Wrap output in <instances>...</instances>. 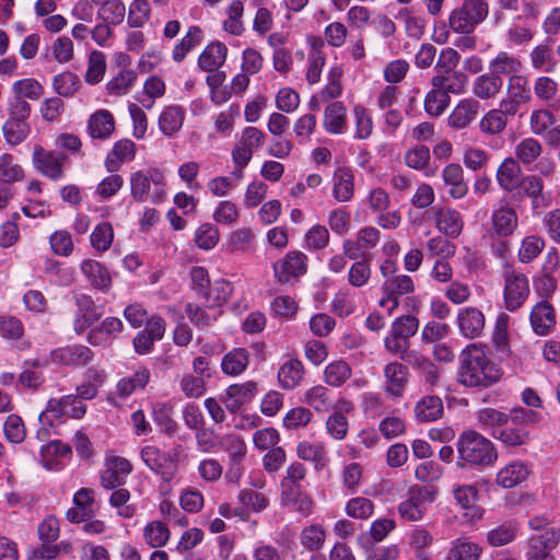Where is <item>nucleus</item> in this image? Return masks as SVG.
<instances>
[{
    "label": "nucleus",
    "mask_w": 560,
    "mask_h": 560,
    "mask_svg": "<svg viewBox=\"0 0 560 560\" xmlns=\"http://www.w3.org/2000/svg\"><path fill=\"white\" fill-rule=\"evenodd\" d=\"M458 382L467 387H489L501 378V370L486 355L485 346L468 345L459 354Z\"/></svg>",
    "instance_id": "f257e3e1"
},
{
    "label": "nucleus",
    "mask_w": 560,
    "mask_h": 560,
    "mask_svg": "<svg viewBox=\"0 0 560 560\" xmlns=\"http://www.w3.org/2000/svg\"><path fill=\"white\" fill-rule=\"evenodd\" d=\"M457 466L485 467L492 465L498 453L493 443L477 431H464L457 439Z\"/></svg>",
    "instance_id": "f03ea898"
},
{
    "label": "nucleus",
    "mask_w": 560,
    "mask_h": 560,
    "mask_svg": "<svg viewBox=\"0 0 560 560\" xmlns=\"http://www.w3.org/2000/svg\"><path fill=\"white\" fill-rule=\"evenodd\" d=\"M56 145L60 151H48L40 145H35L32 155L35 170L54 180L65 175V164L70 151V135L62 133L57 139Z\"/></svg>",
    "instance_id": "7ed1b4c3"
},
{
    "label": "nucleus",
    "mask_w": 560,
    "mask_h": 560,
    "mask_svg": "<svg viewBox=\"0 0 560 560\" xmlns=\"http://www.w3.org/2000/svg\"><path fill=\"white\" fill-rule=\"evenodd\" d=\"M163 186L164 175L158 168L137 171L130 175V192L137 201L150 199L160 202L164 196Z\"/></svg>",
    "instance_id": "20e7f679"
},
{
    "label": "nucleus",
    "mask_w": 560,
    "mask_h": 560,
    "mask_svg": "<svg viewBox=\"0 0 560 560\" xmlns=\"http://www.w3.org/2000/svg\"><path fill=\"white\" fill-rule=\"evenodd\" d=\"M487 0H464L460 8L455 9L450 15L451 28L459 34H469L488 15Z\"/></svg>",
    "instance_id": "39448f33"
},
{
    "label": "nucleus",
    "mask_w": 560,
    "mask_h": 560,
    "mask_svg": "<svg viewBox=\"0 0 560 560\" xmlns=\"http://www.w3.org/2000/svg\"><path fill=\"white\" fill-rule=\"evenodd\" d=\"M435 492L425 487L413 486L409 488L407 498L398 505L399 515L408 522L421 521L427 506L434 500Z\"/></svg>",
    "instance_id": "423d86ee"
},
{
    "label": "nucleus",
    "mask_w": 560,
    "mask_h": 560,
    "mask_svg": "<svg viewBox=\"0 0 560 560\" xmlns=\"http://www.w3.org/2000/svg\"><path fill=\"white\" fill-rule=\"evenodd\" d=\"M504 278V304L513 312L520 308L529 294V283L525 275L505 266L503 270Z\"/></svg>",
    "instance_id": "0eeeda50"
},
{
    "label": "nucleus",
    "mask_w": 560,
    "mask_h": 560,
    "mask_svg": "<svg viewBox=\"0 0 560 560\" xmlns=\"http://www.w3.org/2000/svg\"><path fill=\"white\" fill-rule=\"evenodd\" d=\"M275 279L287 284L303 276L307 270V257L299 250H291L272 265Z\"/></svg>",
    "instance_id": "6e6552de"
},
{
    "label": "nucleus",
    "mask_w": 560,
    "mask_h": 560,
    "mask_svg": "<svg viewBox=\"0 0 560 560\" xmlns=\"http://www.w3.org/2000/svg\"><path fill=\"white\" fill-rule=\"evenodd\" d=\"M70 418V396L51 398L46 409L39 415L43 428H50L55 434H61Z\"/></svg>",
    "instance_id": "1a4fd4ad"
},
{
    "label": "nucleus",
    "mask_w": 560,
    "mask_h": 560,
    "mask_svg": "<svg viewBox=\"0 0 560 560\" xmlns=\"http://www.w3.org/2000/svg\"><path fill=\"white\" fill-rule=\"evenodd\" d=\"M265 142V133L256 127H246L232 150V159L236 166L245 167L252 160L255 149Z\"/></svg>",
    "instance_id": "9d476101"
},
{
    "label": "nucleus",
    "mask_w": 560,
    "mask_h": 560,
    "mask_svg": "<svg viewBox=\"0 0 560 560\" xmlns=\"http://www.w3.org/2000/svg\"><path fill=\"white\" fill-rule=\"evenodd\" d=\"M141 459L143 463L161 478L168 482L177 472V465L173 457L160 451L154 446H145L141 450Z\"/></svg>",
    "instance_id": "9b49d317"
},
{
    "label": "nucleus",
    "mask_w": 560,
    "mask_h": 560,
    "mask_svg": "<svg viewBox=\"0 0 560 560\" xmlns=\"http://www.w3.org/2000/svg\"><path fill=\"white\" fill-rule=\"evenodd\" d=\"M457 326L463 337L479 338L486 327L485 314L477 307H464L457 314Z\"/></svg>",
    "instance_id": "f8f14e48"
},
{
    "label": "nucleus",
    "mask_w": 560,
    "mask_h": 560,
    "mask_svg": "<svg viewBox=\"0 0 560 560\" xmlns=\"http://www.w3.org/2000/svg\"><path fill=\"white\" fill-rule=\"evenodd\" d=\"M385 393L390 397H401L409 380V370L401 362H389L384 368Z\"/></svg>",
    "instance_id": "ddd939ff"
},
{
    "label": "nucleus",
    "mask_w": 560,
    "mask_h": 560,
    "mask_svg": "<svg viewBox=\"0 0 560 560\" xmlns=\"http://www.w3.org/2000/svg\"><path fill=\"white\" fill-rule=\"evenodd\" d=\"M38 537L43 542V546L39 550L36 551V557L42 559H54L59 553V548L57 545H51V542L56 541L59 537V522L54 516H47L39 525H38Z\"/></svg>",
    "instance_id": "4468645a"
},
{
    "label": "nucleus",
    "mask_w": 560,
    "mask_h": 560,
    "mask_svg": "<svg viewBox=\"0 0 560 560\" xmlns=\"http://www.w3.org/2000/svg\"><path fill=\"white\" fill-rule=\"evenodd\" d=\"M77 312L74 317V330L79 334L97 322L102 316V307L96 305L90 295L80 294L75 299Z\"/></svg>",
    "instance_id": "2eb2a0df"
},
{
    "label": "nucleus",
    "mask_w": 560,
    "mask_h": 560,
    "mask_svg": "<svg viewBox=\"0 0 560 560\" xmlns=\"http://www.w3.org/2000/svg\"><path fill=\"white\" fill-rule=\"evenodd\" d=\"M518 225V217L515 209L508 202L501 203L492 210L491 231L501 237H508L514 233Z\"/></svg>",
    "instance_id": "dca6fc26"
},
{
    "label": "nucleus",
    "mask_w": 560,
    "mask_h": 560,
    "mask_svg": "<svg viewBox=\"0 0 560 560\" xmlns=\"http://www.w3.org/2000/svg\"><path fill=\"white\" fill-rule=\"evenodd\" d=\"M165 332V322L161 317H152L148 320L143 330L139 331L133 339L136 352L143 354L149 352L154 341L163 338Z\"/></svg>",
    "instance_id": "f3484780"
},
{
    "label": "nucleus",
    "mask_w": 560,
    "mask_h": 560,
    "mask_svg": "<svg viewBox=\"0 0 560 560\" xmlns=\"http://www.w3.org/2000/svg\"><path fill=\"white\" fill-rule=\"evenodd\" d=\"M522 168L513 158H506L499 165L495 174L498 185L502 190L511 192L520 188L522 184Z\"/></svg>",
    "instance_id": "a211bd4d"
},
{
    "label": "nucleus",
    "mask_w": 560,
    "mask_h": 560,
    "mask_svg": "<svg viewBox=\"0 0 560 560\" xmlns=\"http://www.w3.org/2000/svg\"><path fill=\"white\" fill-rule=\"evenodd\" d=\"M136 152V144L129 139H121L115 142L105 159V168L109 173L118 172L124 163L130 162L135 159Z\"/></svg>",
    "instance_id": "6ab92c4d"
},
{
    "label": "nucleus",
    "mask_w": 560,
    "mask_h": 560,
    "mask_svg": "<svg viewBox=\"0 0 560 560\" xmlns=\"http://www.w3.org/2000/svg\"><path fill=\"white\" fill-rule=\"evenodd\" d=\"M70 446L60 440H51L40 450V462L49 470H59L66 466L69 458Z\"/></svg>",
    "instance_id": "aec40b11"
},
{
    "label": "nucleus",
    "mask_w": 560,
    "mask_h": 560,
    "mask_svg": "<svg viewBox=\"0 0 560 560\" xmlns=\"http://www.w3.org/2000/svg\"><path fill=\"white\" fill-rule=\"evenodd\" d=\"M435 215V224L440 232L450 237H457L464 226L463 218L456 209L432 208Z\"/></svg>",
    "instance_id": "412c9836"
},
{
    "label": "nucleus",
    "mask_w": 560,
    "mask_h": 560,
    "mask_svg": "<svg viewBox=\"0 0 560 560\" xmlns=\"http://www.w3.org/2000/svg\"><path fill=\"white\" fill-rule=\"evenodd\" d=\"M479 102L472 98L462 100L448 116V125L455 129L468 127L479 113Z\"/></svg>",
    "instance_id": "4be33fe9"
},
{
    "label": "nucleus",
    "mask_w": 560,
    "mask_h": 560,
    "mask_svg": "<svg viewBox=\"0 0 560 560\" xmlns=\"http://www.w3.org/2000/svg\"><path fill=\"white\" fill-rule=\"evenodd\" d=\"M89 283L103 292H107L112 287V278L108 270L94 259H84L80 266Z\"/></svg>",
    "instance_id": "5701e85b"
},
{
    "label": "nucleus",
    "mask_w": 560,
    "mask_h": 560,
    "mask_svg": "<svg viewBox=\"0 0 560 560\" xmlns=\"http://www.w3.org/2000/svg\"><path fill=\"white\" fill-rule=\"evenodd\" d=\"M382 290L384 294L388 295V299L392 301V305L388 307V311L392 312L399 304L398 298L412 293L415 290V284L411 277L407 275H399L385 279L382 285Z\"/></svg>",
    "instance_id": "b1692460"
},
{
    "label": "nucleus",
    "mask_w": 560,
    "mask_h": 560,
    "mask_svg": "<svg viewBox=\"0 0 560 560\" xmlns=\"http://www.w3.org/2000/svg\"><path fill=\"white\" fill-rule=\"evenodd\" d=\"M530 325L537 335H547L556 325L553 307L548 302L537 303L530 313Z\"/></svg>",
    "instance_id": "393cba45"
},
{
    "label": "nucleus",
    "mask_w": 560,
    "mask_h": 560,
    "mask_svg": "<svg viewBox=\"0 0 560 560\" xmlns=\"http://www.w3.org/2000/svg\"><path fill=\"white\" fill-rule=\"evenodd\" d=\"M192 289L203 299V303L210 308L220 305L221 298L213 296L214 289L210 287V279L206 268L194 267L190 271Z\"/></svg>",
    "instance_id": "a878e982"
},
{
    "label": "nucleus",
    "mask_w": 560,
    "mask_h": 560,
    "mask_svg": "<svg viewBox=\"0 0 560 560\" xmlns=\"http://www.w3.org/2000/svg\"><path fill=\"white\" fill-rule=\"evenodd\" d=\"M354 194V176L350 168L339 167L332 175V196L338 202L349 201Z\"/></svg>",
    "instance_id": "bb28decb"
},
{
    "label": "nucleus",
    "mask_w": 560,
    "mask_h": 560,
    "mask_svg": "<svg viewBox=\"0 0 560 560\" xmlns=\"http://www.w3.org/2000/svg\"><path fill=\"white\" fill-rule=\"evenodd\" d=\"M442 178L450 187L448 194L454 199H462L468 192V185L464 179V171L459 164L451 163L442 171Z\"/></svg>",
    "instance_id": "cd10ccee"
},
{
    "label": "nucleus",
    "mask_w": 560,
    "mask_h": 560,
    "mask_svg": "<svg viewBox=\"0 0 560 560\" xmlns=\"http://www.w3.org/2000/svg\"><path fill=\"white\" fill-rule=\"evenodd\" d=\"M467 75L462 71H452L451 73H436L431 79L432 88L444 91L447 95L460 94L465 91Z\"/></svg>",
    "instance_id": "c85d7f7f"
},
{
    "label": "nucleus",
    "mask_w": 560,
    "mask_h": 560,
    "mask_svg": "<svg viewBox=\"0 0 560 560\" xmlns=\"http://www.w3.org/2000/svg\"><path fill=\"white\" fill-rule=\"evenodd\" d=\"M305 374L304 365L299 359H289L278 371V382L283 389H293L300 385Z\"/></svg>",
    "instance_id": "c756f323"
},
{
    "label": "nucleus",
    "mask_w": 560,
    "mask_h": 560,
    "mask_svg": "<svg viewBox=\"0 0 560 560\" xmlns=\"http://www.w3.org/2000/svg\"><path fill=\"white\" fill-rule=\"evenodd\" d=\"M226 54L228 49L224 44L219 42L211 43L200 54L198 66L203 71L214 72L225 62Z\"/></svg>",
    "instance_id": "7c9ffc66"
},
{
    "label": "nucleus",
    "mask_w": 560,
    "mask_h": 560,
    "mask_svg": "<svg viewBox=\"0 0 560 560\" xmlns=\"http://www.w3.org/2000/svg\"><path fill=\"white\" fill-rule=\"evenodd\" d=\"M503 88V80L491 72L477 77L472 83V93L480 100L494 98Z\"/></svg>",
    "instance_id": "2f4dec72"
},
{
    "label": "nucleus",
    "mask_w": 560,
    "mask_h": 560,
    "mask_svg": "<svg viewBox=\"0 0 560 560\" xmlns=\"http://www.w3.org/2000/svg\"><path fill=\"white\" fill-rule=\"evenodd\" d=\"M529 62L535 70L548 73L553 72L558 65L552 47L547 43L539 44L530 50Z\"/></svg>",
    "instance_id": "473e14b6"
},
{
    "label": "nucleus",
    "mask_w": 560,
    "mask_h": 560,
    "mask_svg": "<svg viewBox=\"0 0 560 560\" xmlns=\"http://www.w3.org/2000/svg\"><path fill=\"white\" fill-rule=\"evenodd\" d=\"M522 61L520 58L506 51H500L490 60L489 69L492 74L498 77L508 75L509 78L520 73L522 70Z\"/></svg>",
    "instance_id": "72a5a7b5"
},
{
    "label": "nucleus",
    "mask_w": 560,
    "mask_h": 560,
    "mask_svg": "<svg viewBox=\"0 0 560 560\" xmlns=\"http://www.w3.org/2000/svg\"><path fill=\"white\" fill-rule=\"evenodd\" d=\"M528 474L529 470L525 464L513 462L499 470L497 483L505 489L514 488L523 482Z\"/></svg>",
    "instance_id": "f704fd0d"
},
{
    "label": "nucleus",
    "mask_w": 560,
    "mask_h": 560,
    "mask_svg": "<svg viewBox=\"0 0 560 560\" xmlns=\"http://www.w3.org/2000/svg\"><path fill=\"white\" fill-rule=\"evenodd\" d=\"M443 402L438 396H425L415 406V416L421 422H430L441 419L443 416Z\"/></svg>",
    "instance_id": "c9c22d12"
},
{
    "label": "nucleus",
    "mask_w": 560,
    "mask_h": 560,
    "mask_svg": "<svg viewBox=\"0 0 560 560\" xmlns=\"http://www.w3.org/2000/svg\"><path fill=\"white\" fill-rule=\"evenodd\" d=\"M89 130L93 138H108L115 130L113 114L106 109H101L93 114L89 121Z\"/></svg>",
    "instance_id": "e433bc0d"
},
{
    "label": "nucleus",
    "mask_w": 560,
    "mask_h": 560,
    "mask_svg": "<svg viewBox=\"0 0 560 560\" xmlns=\"http://www.w3.org/2000/svg\"><path fill=\"white\" fill-rule=\"evenodd\" d=\"M542 150V144L537 139L524 138L514 148L515 160L523 165H530L538 161Z\"/></svg>",
    "instance_id": "4c0bfd02"
},
{
    "label": "nucleus",
    "mask_w": 560,
    "mask_h": 560,
    "mask_svg": "<svg viewBox=\"0 0 560 560\" xmlns=\"http://www.w3.org/2000/svg\"><path fill=\"white\" fill-rule=\"evenodd\" d=\"M481 548L468 538L455 539L446 555L445 560H478Z\"/></svg>",
    "instance_id": "58836bf2"
},
{
    "label": "nucleus",
    "mask_w": 560,
    "mask_h": 560,
    "mask_svg": "<svg viewBox=\"0 0 560 560\" xmlns=\"http://www.w3.org/2000/svg\"><path fill=\"white\" fill-rule=\"evenodd\" d=\"M477 420L483 430L490 431L494 436V432H499L508 424L510 415L494 408H483L477 412Z\"/></svg>",
    "instance_id": "ea45409f"
},
{
    "label": "nucleus",
    "mask_w": 560,
    "mask_h": 560,
    "mask_svg": "<svg viewBox=\"0 0 560 560\" xmlns=\"http://www.w3.org/2000/svg\"><path fill=\"white\" fill-rule=\"evenodd\" d=\"M72 502L77 506V510L72 509V522L81 523L93 515L94 491L92 489H80L73 495Z\"/></svg>",
    "instance_id": "a19ab883"
},
{
    "label": "nucleus",
    "mask_w": 560,
    "mask_h": 560,
    "mask_svg": "<svg viewBox=\"0 0 560 560\" xmlns=\"http://www.w3.org/2000/svg\"><path fill=\"white\" fill-rule=\"evenodd\" d=\"M150 381V371L139 369L133 374L121 378L117 384V393L120 397H128L137 389H143Z\"/></svg>",
    "instance_id": "79ce46f5"
},
{
    "label": "nucleus",
    "mask_w": 560,
    "mask_h": 560,
    "mask_svg": "<svg viewBox=\"0 0 560 560\" xmlns=\"http://www.w3.org/2000/svg\"><path fill=\"white\" fill-rule=\"evenodd\" d=\"M25 174L23 167L10 153L0 155V183L11 185L23 180Z\"/></svg>",
    "instance_id": "37998d69"
},
{
    "label": "nucleus",
    "mask_w": 560,
    "mask_h": 560,
    "mask_svg": "<svg viewBox=\"0 0 560 560\" xmlns=\"http://www.w3.org/2000/svg\"><path fill=\"white\" fill-rule=\"evenodd\" d=\"M184 110L179 106L164 108L159 117V127L165 136H173L183 126Z\"/></svg>",
    "instance_id": "c03bdc74"
},
{
    "label": "nucleus",
    "mask_w": 560,
    "mask_h": 560,
    "mask_svg": "<svg viewBox=\"0 0 560 560\" xmlns=\"http://www.w3.org/2000/svg\"><path fill=\"white\" fill-rule=\"evenodd\" d=\"M346 107L341 102H335L325 109L324 126L330 133H341L346 126Z\"/></svg>",
    "instance_id": "a18cd8bd"
},
{
    "label": "nucleus",
    "mask_w": 560,
    "mask_h": 560,
    "mask_svg": "<svg viewBox=\"0 0 560 560\" xmlns=\"http://www.w3.org/2000/svg\"><path fill=\"white\" fill-rule=\"evenodd\" d=\"M304 402L319 412L329 411L334 405L330 392L322 385L310 388L304 395Z\"/></svg>",
    "instance_id": "49530a36"
},
{
    "label": "nucleus",
    "mask_w": 560,
    "mask_h": 560,
    "mask_svg": "<svg viewBox=\"0 0 560 560\" xmlns=\"http://www.w3.org/2000/svg\"><path fill=\"white\" fill-rule=\"evenodd\" d=\"M248 361L247 350L238 348L224 355L221 366L225 374L238 375L247 368Z\"/></svg>",
    "instance_id": "de8ad7c7"
},
{
    "label": "nucleus",
    "mask_w": 560,
    "mask_h": 560,
    "mask_svg": "<svg viewBox=\"0 0 560 560\" xmlns=\"http://www.w3.org/2000/svg\"><path fill=\"white\" fill-rule=\"evenodd\" d=\"M325 539V529L319 524L305 526L300 534V542L308 551L319 550L324 546Z\"/></svg>",
    "instance_id": "09e8293b"
},
{
    "label": "nucleus",
    "mask_w": 560,
    "mask_h": 560,
    "mask_svg": "<svg viewBox=\"0 0 560 560\" xmlns=\"http://www.w3.org/2000/svg\"><path fill=\"white\" fill-rule=\"evenodd\" d=\"M255 240V233L249 228H243L231 233L226 242L229 253H247Z\"/></svg>",
    "instance_id": "8fccbe9b"
},
{
    "label": "nucleus",
    "mask_w": 560,
    "mask_h": 560,
    "mask_svg": "<svg viewBox=\"0 0 560 560\" xmlns=\"http://www.w3.org/2000/svg\"><path fill=\"white\" fill-rule=\"evenodd\" d=\"M145 542L151 548H160L167 544L171 532L162 522H151L143 529Z\"/></svg>",
    "instance_id": "3c124183"
},
{
    "label": "nucleus",
    "mask_w": 560,
    "mask_h": 560,
    "mask_svg": "<svg viewBox=\"0 0 560 560\" xmlns=\"http://www.w3.org/2000/svg\"><path fill=\"white\" fill-rule=\"evenodd\" d=\"M451 97L444 91L433 88L424 98V109L427 114L433 117L441 116L450 105Z\"/></svg>",
    "instance_id": "603ef678"
},
{
    "label": "nucleus",
    "mask_w": 560,
    "mask_h": 560,
    "mask_svg": "<svg viewBox=\"0 0 560 560\" xmlns=\"http://www.w3.org/2000/svg\"><path fill=\"white\" fill-rule=\"evenodd\" d=\"M5 141L10 145H18L22 143L31 131L27 121L13 120L8 118L2 127Z\"/></svg>",
    "instance_id": "864d4df0"
},
{
    "label": "nucleus",
    "mask_w": 560,
    "mask_h": 560,
    "mask_svg": "<svg viewBox=\"0 0 560 560\" xmlns=\"http://www.w3.org/2000/svg\"><path fill=\"white\" fill-rule=\"evenodd\" d=\"M509 315L505 313L499 314L492 334L493 345L497 351L501 352L503 355H508L509 353Z\"/></svg>",
    "instance_id": "5fc2aeb1"
},
{
    "label": "nucleus",
    "mask_w": 560,
    "mask_h": 560,
    "mask_svg": "<svg viewBox=\"0 0 560 560\" xmlns=\"http://www.w3.org/2000/svg\"><path fill=\"white\" fill-rule=\"evenodd\" d=\"M535 96L544 103H552L557 100L558 83L550 77L540 75L534 81Z\"/></svg>",
    "instance_id": "6e6d98bb"
},
{
    "label": "nucleus",
    "mask_w": 560,
    "mask_h": 560,
    "mask_svg": "<svg viewBox=\"0 0 560 560\" xmlns=\"http://www.w3.org/2000/svg\"><path fill=\"white\" fill-rule=\"evenodd\" d=\"M201 42V30L198 26H190L187 34L173 49V59L176 62L184 60L186 55Z\"/></svg>",
    "instance_id": "4d7b16f0"
},
{
    "label": "nucleus",
    "mask_w": 560,
    "mask_h": 560,
    "mask_svg": "<svg viewBox=\"0 0 560 560\" xmlns=\"http://www.w3.org/2000/svg\"><path fill=\"white\" fill-rule=\"evenodd\" d=\"M506 124L508 119L502 110L491 109L480 119L479 128L481 132L492 136L501 133Z\"/></svg>",
    "instance_id": "13d9d810"
},
{
    "label": "nucleus",
    "mask_w": 560,
    "mask_h": 560,
    "mask_svg": "<svg viewBox=\"0 0 560 560\" xmlns=\"http://www.w3.org/2000/svg\"><path fill=\"white\" fill-rule=\"evenodd\" d=\"M515 524L509 522L499 525L487 534V540L492 547H501L512 542L516 537Z\"/></svg>",
    "instance_id": "bf43d9fd"
},
{
    "label": "nucleus",
    "mask_w": 560,
    "mask_h": 560,
    "mask_svg": "<svg viewBox=\"0 0 560 560\" xmlns=\"http://www.w3.org/2000/svg\"><path fill=\"white\" fill-rule=\"evenodd\" d=\"M351 376V368L345 361H335L325 369V381L331 386L342 385Z\"/></svg>",
    "instance_id": "052dcab7"
},
{
    "label": "nucleus",
    "mask_w": 560,
    "mask_h": 560,
    "mask_svg": "<svg viewBox=\"0 0 560 560\" xmlns=\"http://www.w3.org/2000/svg\"><path fill=\"white\" fill-rule=\"evenodd\" d=\"M508 93L512 100L528 103L532 98L528 88V79L523 74H515L508 80Z\"/></svg>",
    "instance_id": "680f3d73"
},
{
    "label": "nucleus",
    "mask_w": 560,
    "mask_h": 560,
    "mask_svg": "<svg viewBox=\"0 0 560 560\" xmlns=\"http://www.w3.org/2000/svg\"><path fill=\"white\" fill-rule=\"evenodd\" d=\"M12 90L14 97H21V100H38L44 94L43 85L35 79H22L16 81Z\"/></svg>",
    "instance_id": "e2e57ef3"
},
{
    "label": "nucleus",
    "mask_w": 560,
    "mask_h": 560,
    "mask_svg": "<svg viewBox=\"0 0 560 560\" xmlns=\"http://www.w3.org/2000/svg\"><path fill=\"white\" fill-rule=\"evenodd\" d=\"M136 79L137 73L133 70L124 69L107 83L106 89L109 94L122 95L129 91Z\"/></svg>",
    "instance_id": "0e129e2a"
},
{
    "label": "nucleus",
    "mask_w": 560,
    "mask_h": 560,
    "mask_svg": "<svg viewBox=\"0 0 560 560\" xmlns=\"http://www.w3.org/2000/svg\"><path fill=\"white\" fill-rule=\"evenodd\" d=\"M371 273L370 259L363 258L351 265L348 272V281L351 285L360 288L369 282Z\"/></svg>",
    "instance_id": "69168bd1"
},
{
    "label": "nucleus",
    "mask_w": 560,
    "mask_h": 560,
    "mask_svg": "<svg viewBox=\"0 0 560 560\" xmlns=\"http://www.w3.org/2000/svg\"><path fill=\"white\" fill-rule=\"evenodd\" d=\"M545 241L535 235L526 236L518 250V259L521 262H530L536 258L544 249Z\"/></svg>",
    "instance_id": "338daca9"
},
{
    "label": "nucleus",
    "mask_w": 560,
    "mask_h": 560,
    "mask_svg": "<svg viewBox=\"0 0 560 560\" xmlns=\"http://www.w3.org/2000/svg\"><path fill=\"white\" fill-rule=\"evenodd\" d=\"M3 432L11 443H21L26 436V428L22 418L18 415H10L3 423Z\"/></svg>",
    "instance_id": "774afa93"
}]
</instances>
